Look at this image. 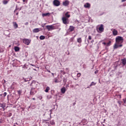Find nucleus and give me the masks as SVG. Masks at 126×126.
Wrapping results in <instances>:
<instances>
[{
    "label": "nucleus",
    "mask_w": 126,
    "mask_h": 126,
    "mask_svg": "<svg viewBox=\"0 0 126 126\" xmlns=\"http://www.w3.org/2000/svg\"><path fill=\"white\" fill-rule=\"evenodd\" d=\"M62 73H63V72L62 71Z\"/></svg>",
    "instance_id": "nucleus-48"
},
{
    "label": "nucleus",
    "mask_w": 126,
    "mask_h": 126,
    "mask_svg": "<svg viewBox=\"0 0 126 126\" xmlns=\"http://www.w3.org/2000/svg\"><path fill=\"white\" fill-rule=\"evenodd\" d=\"M14 50L15 51V52H18V51H19V50H20V48H19V47L16 46L14 48Z\"/></svg>",
    "instance_id": "nucleus-20"
},
{
    "label": "nucleus",
    "mask_w": 126,
    "mask_h": 126,
    "mask_svg": "<svg viewBox=\"0 0 126 126\" xmlns=\"http://www.w3.org/2000/svg\"><path fill=\"white\" fill-rule=\"evenodd\" d=\"M84 7H85V8H90L91 6V4H90V3H86L84 5Z\"/></svg>",
    "instance_id": "nucleus-9"
},
{
    "label": "nucleus",
    "mask_w": 126,
    "mask_h": 126,
    "mask_svg": "<svg viewBox=\"0 0 126 126\" xmlns=\"http://www.w3.org/2000/svg\"><path fill=\"white\" fill-rule=\"evenodd\" d=\"M102 44L103 45H105L107 46V43H106V42H103Z\"/></svg>",
    "instance_id": "nucleus-36"
},
{
    "label": "nucleus",
    "mask_w": 126,
    "mask_h": 126,
    "mask_svg": "<svg viewBox=\"0 0 126 126\" xmlns=\"http://www.w3.org/2000/svg\"><path fill=\"white\" fill-rule=\"evenodd\" d=\"M50 124H51L52 126H54L55 124V121H54V120H51L50 121Z\"/></svg>",
    "instance_id": "nucleus-25"
},
{
    "label": "nucleus",
    "mask_w": 126,
    "mask_h": 126,
    "mask_svg": "<svg viewBox=\"0 0 126 126\" xmlns=\"http://www.w3.org/2000/svg\"><path fill=\"white\" fill-rule=\"evenodd\" d=\"M3 4H7L8 3V1L5 0L3 1Z\"/></svg>",
    "instance_id": "nucleus-26"
},
{
    "label": "nucleus",
    "mask_w": 126,
    "mask_h": 126,
    "mask_svg": "<svg viewBox=\"0 0 126 126\" xmlns=\"http://www.w3.org/2000/svg\"><path fill=\"white\" fill-rule=\"evenodd\" d=\"M97 72H98L97 71H95V72H94V73H97Z\"/></svg>",
    "instance_id": "nucleus-44"
},
{
    "label": "nucleus",
    "mask_w": 126,
    "mask_h": 126,
    "mask_svg": "<svg viewBox=\"0 0 126 126\" xmlns=\"http://www.w3.org/2000/svg\"><path fill=\"white\" fill-rule=\"evenodd\" d=\"M94 85H96V83H94V82H92L90 84V86H93Z\"/></svg>",
    "instance_id": "nucleus-29"
},
{
    "label": "nucleus",
    "mask_w": 126,
    "mask_h": 126,
    "mask_svg": "<svg viewBox=\"0 0 126 126\" xmlns=\"http://www.w3.org/2000/svg\"><path fill=\"white\" fill-rule=\"evenodd\" d=\"M33 33H38V32H40V29L39 28H36L33 30Z\"/></svg>",
    "instance_id": "nucleus-13"
},
{
    "label": "nucleus",
    "mask_w": 126,
    "mask_h": 126,
    "mask_svg": "<svg viewBox=\"0 0 126 126\" xmlns=\"http://www.w3.org/2000/svg\"><path fill=\"white\" fill-rule=\"evenodd\" d=\"M48 72H51V71H48Z\"/></svg>",
    "instance_id": "nucleus-46"
},
{
    "label": "nucleus",
    "mask_w": 126,
    "mask_h": 126,
    "mask_svg": "<svg viewBox=\"0 0 126 126\" xmlns=\"http://www.w3.org/2000/svg\"><path fill=\"white\" fill-rule=\"evenodd\" d=\"M45 38H46V37H45V36L41 35L39 37V39H40V40H44V39H45Z\"/></svg>",
    "instance_id": "nucleus-21"
},
{
    "label": "nucleus",
    "mask_w": 126,
    "mask_h": 126,
    "mask_svg": "<svg viewBox=\"0 0 126 126\" xmlns=\"http://www.w3.org/2000/svg\"><path fill=\"white\" fill-rule=\"evenodd\" d=\"M53 3L55 6H60L61 5V2L59 0H54Z\"/></svg>",
    "instance_id": "nucleus-6"
},
{
    "label": "nucleus",
    "mask_w": 126,
    "mask_h": 126,
    "mask_svg": "<svg viewBox=\"0 0 126 126\" xmlns=\"http://www.w3.org/2000/svg\"><path fill=\"white\" fill-rule=\"evenodd\" d=\"M74 29H75V27L73 26H70L69 28V30L70 32H72V31H74Z\"/></svg>",
    "instance_id": "nucleus-10"
},
{
    "label": "nucleus",
    "mask_w": 126,
    "mask_h": 126,
    "mask_svg": "<svg viewBox=\"0 0 126 126\" xmlns=\"http://www.w3.org/2000/svg\"><path fill=\"white\" fill-rule=\"evenodd\" d=\"M123 101H124V103L125 104H126V97L125 98L123 99Z\"/></svg>",
    "instance_id": "nucleus-33"
},
{
    "label": "nucleus",
    "mask_w": 126,
    "mask_h": 126,
    "mask_svg": "<svg viewBox=\"0 0 126 126\" xmlns=\"http://www.w3.org/2000/svg\"><path fill=\"white\" fill-rule=\"evenodd\" d=\"M65 91H66L65 88L63 87L61 89V92L62 93H63V94H64V93H65Z\"/></svg>",
    "instance_id": "nucleus-18"
},
{
    "label": "nucleus",
    "mask_w": 126,
    "mask_h": 126,
    "mask_svg": "<svg viewBox=\"0 0 126 126\" xmlns=\"http://www.w3.org/2000/svg\"><path fill=\"white\" fill-rule=\"evenodd\" d=\"M42 16H43V17H44L45 16H51V13H43Z\"/></svg>",
    "instance_id": "nucleus-14"
},
{
    "label": "nucleus",
    "mask_w": 126,
    "mask_h": 126,
    "mask_svg": "<svg viewBox=\"0 0 126 126\" xmlns=\"http://www.w3.org/2000/svg\"><path fill=\"white\" fill-rule=\"evenodd\" d=\"M33 100H36V98L35 97L32 98Z\"/></svg>",
    "instance_id": "nucleus-43"
},
{
    "label": "nucleus",
    "mask_w": 126,
    "mask_h": 126,
    "mask_svg": "<svg viewBox=\"0 0 126 126\" xmlns=\"http://www.w3.org/2000/svg\"><path fill=\"white\" fill-rule=\"evenodd\" d=\"M96 31L98 32V33L104 32V25L101 24L99 28H98V27H96Z\"/></svg>",
    "instance_id": "nucleus-2"
},
{
    "label": "nucleus",
    "mask_w": 126,
    "mask_h": 126,
    "mask_svg": "<svg viewBox=\"0 0 126 126\" xmlns=\"http://www.w3.org/2000/svg\"><path fill=\"white\" fill-rule=\"evenodd\" d=\"M69 4V1L66 0L64 1L63 2V5H64V6H67Z\"/></svg>",
    "instance_id": "nucleus-8"
},
{
    "label": "nucleus",
    "mask_w": 126,
    "mask_h": 126,
    "mask_svg": "<svg viewBox=\"0 0 126 126\" xmlns=\"http://www.w3.org/2000/svg\"><path fill=\"white\" fill-rule=\"evenodd\" d=\"M111 41H109L107 43H106V46L107 47H109V46H111Z\"/></svg>",
    "instance_id": "nucleus-28"
},
{
    "label": "nucleus",
    "mask_w": 126,
    "mask_h": 126,
    "mask_svg": "<svg viewBox=\"0 0 126 126\" xmlns=\"http://www.w3.org/2000/svg\"><path fill=\"white\" fill-rule=\"evenodd\" d=\"M23 2H25L26 1V0H23Z\"/></svg>",
    "instance_id": "nucleus-42"
},
{
    "label": "nucleus",
    "mask_w": 126,
    "mask_h": 126,
    "mask_svg": "<svg viewBox=\"0 0 126 126\" xmlns=\"http://www.w3.org/2000/svg\"><path fill=\"white\" fill-rule=\"evenodd\" d=\"M0 108H2L3 109L2 111H4L5 110V104L0 103Z\"/></svg>",
    "instance_id": "nucleus-11"
},
{
    "label": "nucleus",
    "mask_w": 126,
    "mask_h": 126,
    "mask_svg": "<svg viewBox=\"0 0 126 126\" xmlns=\"http://www.w3.org/2000/svg\"><path fill=\"white\" fill-rule=\"evenodd\" d=\"M77 41L78 43H82V39L81 37H79L77 38Z\"/></svg>",
    "instance_id": "nucleus-19"
},
{
    "label": "nucleus",
    "mask_w": 126,
    "mask_h": 126,
    "mask_svg": "<svg viewBox=\"0 0 126 126\" xmlns=\"http://www.w3.org/2000/svg\"><path fill=\"white\" fill-rule=\"evenodd\" d=\"M49 90H50V87H46L45 92H46V93H48V92H49Z\"/></svg>",
    "instance_id": "nucleus-22"
},
{
    "label": "nucleus",
    "mask_w": 126,
    "mask_h": 126,
    "mask_svg": "<svg viewBox=\"0 0 126 126\" xmlns=\"http://www.w3.org/2000/svg\"><path fill=\"white\" fill-rule=\"evenodd\" d=\"M62 21H63V24H65V25H67V24H69V21L68 20V18L65 17H63L62 18Z\"/></svg>",
    "instance_id": "nucleus-4"
},
{
    "label": "nucleus",
    "mask_w": 126,
    "mask_h": 126,
    "mask_svg": "<svg viewBox=\"0 0 126 126\" xmlns=\"http://www.w3.org/2000/svg\"><path fill=\"white\" fill-rule=\"evenodd\" d=\"M23 42L24 44H25V45H27L28 46L30 44V43H31V40L30 39L24 38L23 39Z\"/></svg>",
    "instance_id": "nucleus-5"
},
{
    "label": "nucleus",
    "mask_w": 126,
    "mask_h": 126,
    "mask_svg": "<svg viewBox=\"0 0 126 126\" xmlns=\"http://www.w3.org/2000/svg\"><path fill=\"white\" fill-rule=\"evenodd\" d=\"M116 42L117 44H123L124 38L122 36H118L116 38Z\"/></svg>",
    "instance_id": "nucleus-1"
},
{
    "label": "nucleus",
    "mask_w": 126,
    "mask_h": 126,
    "mask_svg": "<svg viewBox=\"0 0 126 126\" xmlns=\"http://www.w3.org/2000/svg\"><path fill=\"white\" fill-rule=\"evenodd\" d=\"M89 40H92V36H89Z\"/></svg>",
    "instance_id": "nucleus-35"
},
{
    "label": "nucleus",
    "mask_w": 126,
    "mask_h": 126,
    "mask_svg": "<svg viewBox=\"0 0 126 126\" xmlns=\"http://www.w3.org/2000/svg\"><path fill=\"white\" fill-rule=\"evenodd\" d=\"M119 48V45L115 44L114 46V49H118Z\"/></svg>",
    "instance_id": "nucleus-24"
},
{
    "label": "nucleus",
    "mask_w": 126,
    "mask_h": 126,
    "mask_svg": "<svg viewBox=\"0 0 126 126\" xmlns=\"http://www.w3.org/2000/svg\"><path fill=\"white\" fill-rule=\"evenodd\" d=\"M77 77H79L80 76H81V73H78L77 75Z\"/></svg>",
    "instance_id": "nucleus-31"
},
{
    "label": "nucleus",
    "mask_w": 126,
    "mask_h": 126,
    "mask_svg": "<svg viewBox=\"0 0 126 126\" xmlns=\"http://www.w3.org/2000/svg\"><path fill=\"white\" fill-rule=\"evenodd\" d=\"M6 95H7V93H6V92L4 93L3 94V96L5 97V96H6Z\"/></svg>",
    "instance_id": "nucleus-34"
},
{
    "label": "nucleus",
    "mask_w": 126,
    "mask_h": 126,
    "mask_svg": "<svg viewBox=\"0 0 126 126\" xmlns=\"http://www.w3.org/2000/svg\"><path fill=\"white\" fill-rule=\"evenodd\" d=\"M37 93V91H36V89L34 88H32L31 92H30V95H32V96H34L35 94Z\"/></svg>",
    "instance_id": "nucleus-7"
},
{
    "label": "nucleus",
    "mask_w": 126,
    "mask_h": 126,
    "mask_svg": "<svg viewBox=\"0 0 126 126\" xmlns=\"http://www.w3.org/2000/svg\"><path fill=\"white\" fill-rule=\"evenodd\" d=\"M112 32L114 36H117V35H118V31H117V30L113 29Z\"/></svg>",
    "instance_id": "nucleus-12"
},
{
    "label": "nucleus",
    "mask_w": 126,
    "mask_h": 126,
    "mask_svg": "<svg viewBox=\"0 0 126 126\" xmlns=\"http://www.w3.org/2000/svg\"><path fill=\"white\" fill-rule=\"evenodd\" d=\"M17 92H18V95H19V96H20V95H21V93H22V91L19 90L17 91Z\"/></svg>",
    "instance_id": "nucleus-27"
},
{
    "label": "nucleus",
    "mask_w": 126,
    "mask_h": 126,
    "mask_svg": "<svg viewBox=\"0 0 126 126\" xmlns=\"http://www.w3.org/2000/svg\"><path fill=\"white\" fill-rule=\"evenodd\" d=\"M25 25H28V22L26 23Z\"/></svg>",
    "instance_id": "nucleus-41"
},
{
    "label": "nucleus",
    "mask_w": 126,
    "mask_h": 126,
    "mask_svg": "<svg viewBox=\"0 0 126 126\" xmlns=\"http://www.w3.org/2000/svg\"><path fill=\"white\" fill-rule=\"evenodd\" d=\"M121 61L122 62V64H123V65H126V59L124 58L123 59H122Z\"/></svg>",
    "instance_id": "nucleus-16"
},
{
    "label": "nucleus",
    "mask_w": 126,
    "mask_h": 126,
    "mask_svg": "<svg viewBox=\"0 0 126 126\" xmlns=\"http://www.w3.org/2000/svg\"><path fill=\"white\" fill-rule=\"evenodd\" d=\"M38 99H39V100H42V99H43V97L42 96H39L38 97Z\"/></svg>",
    "instance_id": "nucleus-32"
},
{
    "label": "nucleus",
    "mask_w": 126,
    "mask_h": 126,
    "mask_svg": "<svg viewBox=\"0 0 126 126\" xmlns=\"http://www.w3.org/2000/svg\"><path fill=\"white\" fill-rule=\"evenodd\" d=\"M16 15H18V12L16 13Z\"/></svg>",
    "instance_id": "nucleus-45"
},
{
    "label": "nucleus",
    "mask_w": 126,
    "mask_h": 126,
    "mask_svg": "<svg viewBox=\"0 0 126 126\" xmlns=\"http://www.w3.org/2000/svg\"><path fill=\"white\" fill-rule=\"evenodd\" d=\"M61 72H62H62H63V74H65V72L64 71H62V70H61Z\"/></svg>",
    "instance_id": "nucleus-37"
},
{
    "label": "nucleus",
    "mask_w": 126,
    "mask_h": 126,
    "mask_svg": "<svg viewBox=\"0 0 126 126\" xmlns=\"http://www.w3.org/2000/svg\"><path fill=\"white\" fill-rule=\"evenodd\" d=\"M69 13V12H67L66 13H65V17H66V18H69L70 17V15L68 14Z\"/></svg>",
    "instance_id": "nucleus-17"
},
{
    "label": "nucleus",
    "mask_w": 126,
    "mask_h": 126,
    "mask_svg": "<svg viewBox=\"0 0 126 126\" xmlns=\"http://www.w3.org/2000/svg\"><path fill=\"white\" fill-rule=\"evenodd\" d=\"M91 43H94V39H93L91 41Z\"/></svg>",
    "instance_id": "nucleus-38"
},
{
    "label": "nucleus",
    "mask_w": 126,
    "mask_h": 126,
    "mask_svg": "<svg viewBox=\"0 0 126 126\" xmlns=\"http://www.w3.org/2000/svg\"><path fill=\"white\" fill-rule=\"evenodd\" d=\"M34 85H36V83L34 81H32L31 84V86H34Z\"/></svg>",
    "instance_id": "nucleus-23"
},
{
    "label": "nucleus",
    "mask_w": 126,
    "mask_h": 126,
    "mask_svg": "<svg viewBox=\"0 0 126 126\" xmlns=\"http://www.w3.org/2000/svg\"><path fill=\"white\" fill-rule=\"evenodd\" d=\"M54 82H55V83H58V82H59V80H58V79H57V78H55V79Z\"/></svg>",
    "instance_id": "nucleus-30"
},
{
    "label": "nucleus",
    "mask_w": 126,
    "mask_h": 126,
    "mask_svg": "<svg viewBox=\"0 0 126 126\" xmlns=\"http://www.w3.org/2000/svg\"><path fill=\"white\" fill-rule=\"evenodd\" d=\"M13 24L15 29H16V28H18V25H17V23H16V22H13Z\"/></svg>",
    "instance_id": "nucleus-15"
},
{
    "label": "nucleus",
    "mask_w": 126,
    "mask_h": 126,
    "mask_svg": "<svg viewBox=\"0 0 126 126\" xmlns=\"http://www.w3.org/2000/svg\"><path fill=\"white\" fill-rule=\"evenodd\" d=\"M46 29L48 31H51L52 30H55V29H57L58 27L53 25H47L46 26Z\"/></svg>",
    "instance_id": "nucleus-3"
},
{
    "label": "nucleus",
    "mask_w": 126,
    "mask_h": 126,
    "mask_svg": "<svg viewBox=\"0 0 126 126\" xmlns=\"http://www.w3.org/2000/svg\"><path fill=\"white\" fill-rule=\"evenodd\" d=\"M118 47H123V44H120L118 45Z\"/></svg>",
    "instance_id": "nucleus-39"
},
{
    "label": "nucleus",
    "mask_w": 126,
    "mask_h": 126,
    "mask_svg": "<svg viewBox=\"0 0 126 126\" xmlns=\"http://www.w3.org/2000/svg\"><path fill=\"white\" fill-rule=\"evenodd\" d=\"M1 52H2H2H3V50H2Z\"/></svg>",
    "instance_id": "nucleus-47"
},
{
    "label": "nucleus",
    "mask_w": 126,
    "mask_h": 126,
    "mask_svg": "<svg viewBox=\"0 0 126 126\" xmlns=\"http://www.w3.org/2000/svg\"><path fill=\"white\" fill-rule=\"evenodd\" d=\"M122 2L126 1V0H122Z\"/></svg>",
    "instance_id": "nucleus-40"
}]
</instances>
